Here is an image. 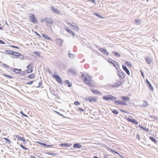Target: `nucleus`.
Returning a JSON list of instances; mask_svg holds the SVG:
<instances>
[{
	"label": "nucleus",
	"instance_id": "nucleus-61",
	"mask_svg": "<svg viewBox=\"0 0 158 158\" xmlns=\"http://www.w3.org/2000/svg\"><path fill=\"white\" fill-rule=\"evenodd\" d=\"M11 47L14 48H19L18 47H17V46H13V45L11 46Z\"/></svg>",
	"mask_w": 158,
	"mask_h": 158
},
{
	"label": "nucleus",
	"instance_id": "nucleus-49",
	"mask_svg": "<svg viewBox=\"0 0 158 158\" xmlns=\"http://www.w3.org/2000/svg\"><path fill=\"white\" fill-rule=\"evenodd\" d=\"M20 113L21 114L23 115L25 117H27V115H26V114H24L23 113L22 111H21L20 112Z\"/></svg>",
	"mask_w": 158,
	"mask_h": 158
},
{
	"label": "nucleus",
	"instance_id": "nucleus-62",
	"mask_svg": "<svg viewBox=\"0 0 158 158\" xmlns=\"http://www.w3.org/2000/svg\"><path fill=\"white\" fill-rule=\"evenodd\" d=\"M136 136H137V137H138V139L139 140H140V136H139V135H138V134H137Z\"/></svg>",
	"mask_w": 158,
	"mask_h": 158
},
{
	"label": "nucleus",
	"instance_id": "nucleus-39",
	"mask_svg": "<svg viewBox=\"0 0 158 158\" xmlns=\"http://www.w3.org/2000/svg\"><path fill=\"white\" fill-rule=\"evenodd\" d=\"M4 140H6V141L9 144H10V143L11 142H10V140L8 139L7 138H4Z\"/></svg>",
	"mask_w": 158,
	"mask_h": 158
},
{
	"label": "nucleus",
	"instance_id": "nucleus-40",
	"mask_svg": "<svg viewBox=\"0 0 158 158\" xmlns=\"http://www.w3.org/2000/svg\"><path fill=\"white\" fill-rule=\"evenodd\" d=\"M16 137L19 139L20 140H22L23 138V137H20L19 136V135L16 136Z\"/></svg>",
	"mask_w": 158,
	"mask_h": 158
},
{
	"label": "nucleus",
	"instance_id": "nucleus-4",
	"mask_svg": "<svg viewBox=\"0 0 158 158\" xmlns=\"http://www.w3.org/2000/svg\"><path fill=\"white\" fill-rule=\"evenodd\" d=\"M70 26L71 28L74 29L75 31H77L78 30V28L77 24L75 23H73L72 24H70Z\"/></svg>",
	"mask_w": 158,
	"mask_h": 158
},
{
	"label": "nucleus",
	"instance_id": "nucleus-18",
	"mask_svg": "<svg viewBox=\"0 0 158 158\" xmlns=\"http://www.w3.org/2000/svg\"><path fill=\"white\" fill-rule=\"evenodd\" d=\"M121 85V81H118L117 82L115 83L114 85H113L114 87H117Z\"/></svg>",
	"mask_w": 158,
	"mask_h": 158
},
{
	"label": "nucleus",
	"instance_id": "nucleus-42",
	"mask_svg": "<svg viewBox=\"0 0 158 158\" xmlns=\"http://www.w3.org/2000/svg\"><path fill=\"white\" fill-rule=\"evenodd\" d=\"M74 104L78 106L80 104V103L78 101H75L74 102Z\"/></svg>",
	"mask_w": 158,
	"mask_h": 158
},
{
	"label": "nucleus",
	"instance_id": "nucleus-27",
	"mask_svg": "<svg viewBox=\"0 0 158 158\" xmlns=\"http://www.w3.org/2000/svg\"><path fill=\"white\" fill-rule=\"evenodd\" d=\"M149 139H151L152 141L155 143L156 144L157 143V142L156 140V139L150 136L149 137Z\"/></svg>",
	"mask_w": 158,
	"mask_h": 158
},
{
	"label": "nucleus",
	"instance_id": "nucleus-29",
	"mask_svg": "<svg viewBox=\"0 0 158 158\" xmlns=\"http://www.w3.org/2000/svg\"><path fill=\"white\" fill-rule=\"evenodd\" d=\"M42 35L43 36V37L45 39L48 40H50V38L49 37H48L47 35L42 34Z\"/></svg>",
	"mask_w": 158,
	"mask_h": 158
},
{
	"label": "nucleus",
	"instance_id": "nucleus-55",
	"mask_svg": "<svg viewBox=\"0 0 158 158\" xmlns=\"http://www.w3.org/2000/svg\"><path fill=\"white\" fill-rule=\"evenodd\" d=\"M122 105L127 106V103H126L125 102H123Z\"/></svg>",
	"mask_w": 158,
	"mask_h": 158
},
{
	"label": "nucleus",
	"instance_id": "nucleus-50",
	"mask_svg": "<svg viewBox=\"0 0 158 158\" xmlns=\"http://www.w3.org/2000/svg\"><path fill=\"white\" fill-rule=\"evenodd\" d=\"M63 146L65 147H67L68 146V144L64 143L62 144Z\"/></svg>",
	"mask_w": 158,
	"mask_h": 158
},
{
	"label": "nucleus",
	"instance_id": "nucleus-51",
	"mask_svg": "<svg viewBox=\"0 0 158 158\" xmlns=\"http://www.w3.org/2000/svg\"><path fill=\"white\" fill-rule=\"evenodd\" d=\"M34 82V81H30V82H27V84H29V85H31V84H32V83Z\"/></svg>",
	"mask_w": 158,
	"mask_h": 158
},
{
	"label": "nucleus",
	"instance_id": "nucleus-58",
	"mask_svg": "<svg viewBox=\"0 0 158 158\" xmlns=\"http://www.w3.org/2000/svg\"><path fill=\"white\" fill-rule=\"evenodd\" d=\"M67 82L66 83H65V84H68V86L69 87V81L68 80H66V81Z\"/></svg>",
	"mask_w": 158,
	"mask_h": 158
},
{
	"label": "nucleus",
	"instance_id": "nucleus-59",
	"mask_svg": "<svg viewBox=\"0 0 158 158\" xmlns=\"http://www.w3.org/2000/svg\"><path fill=\"white\" fill-rule=\"evenodd\" d=\"M65 30L68 32H69V28L68 27V28H66L65 27Z\"/></svg>",
	"mask_w": 158,
	"mask_h": 158
},
{
	"label": "nucleus",
	"instance_id": "nucleus-7",
	"mask_svg": "<svg viewBox=\"0 0 158 158\" xmlns=\"http://www.w3.org/2000/svg\"><path fill=\"white\" fill-rule=\"evenodd\" d=\"M127 119L128 122H131L135 124H137L138 123V122L136 121L134 119L128 118Z\"/></svg>",
	"mask_w": 158,
	"mask_h": 158
},
{
	"label": "nucleus",
	"instance_id": "nucleus-35",
	"mask_svg": "<svg viewBox=\"0 0 158 158\" xmlns=\"http://www.w3.org/2000/svg\"><path fill=\"white\" fill-rule=\"evenodd\" d=\"M112 112L115 114H118V112L116 110H112Z\"/></svg>",
	"mask_w": 158,
	"mask_h": 158
},
{
	"label": "nucleus",
	"instance_id": "nucleus-63",
	"mask_svg": "<svg viewBox=\"0 0 158 158\" xmlns=\"http://www.w3.org/2000/svg\"><path fill=\"white\" fill-rule=\"evenodd\" d=\"M23 148L24 149H25L26 150H27L28 149V148H27L25 147H24Z\"/></svg>",
	"mask_w": 158,
	"mask_h": 158
},
{
	"label": "nucleus",
	"instance_id": "nucleus-41",
	"mask_svg": "<svg viewBox=\"0 0 158 158\" xmlns=\"http://www.w3.org/2000/svg\"><path fill=\"white\" fill-rule=\"evenodd\" d=\"M75 55L74 54L70 53V58L73 59L75 58Z\"/></svg>",
	"mask_w": 158,
	"mask_h": 158
},
{
	"label": "nucleus",
	"instance_id": "nucleus-16",
	"mask_svg": "<svg viewBox=\"0 0 158 158\" xmlns=\"http://www.w3.org/2000/svg\"><path fill=\"white\" fill-rule=\"evenodd\" d=\"M88 100L90 102H95L97 101V100L95 98L93 97H89L88 98Z\"/></svg>",
	"mask_w": 158,
	"mask_h": 158
},
{
	"label": "nucleus",
	"instance_id": "nucleus-52",
	"mask_svg": "<svg viewBox=\"0 0 158 158\" xmlns=\"http://www.w3.org/2000/svg\"><path fill=\"white\" fill-rule=\"evenodd\" d=\"M94 15H95L96 16H97L98 17H101V16H100V15H99V14H98V13H94Z\"/></svg>",
	"mask_w": 158,
	"mask_h": 158
},
{
	"label": "nucleus",
	"instance_id": "nucleus-57",
	"mask_svg": "<svg viewBox=\"0 0 158 158\" xmlns=\"http://www.w3.org/2000/svg\"><path fill=\"white\" fill-rule=\"evenodd\" d=\"M0 43L2 44H4L5 43L2 40H0Z\"/></svg>",
	"mask_w": 158,
	"mask_h": 158
},
{
	"label": "nucleus",
	"instance_id": "nucleus-3",
	"mask_svg": "<svg viewBox=\"0 0 158 158\" xmlns=\"http://www.w3.org/2000/svg\"><path fill=\"white\" fill-rule=\"evenodd\" d=\"M52 76L53 78H55L57 81L60 84L62 83V80L60 76L55 74L52 75Z\"/></svg>",
	"mask_w": 158,
	"mask_h": 158
},
{
	"label": "nucleus",
	"instance_id": "nucleus-56",
	"mask_svg": "<svg viewBox=\"0 0 158 158\" xmlns=\"http://www.w3.org/2000/svg\"><path fill=\"white\" fill-rule=\"evenodd\" d=\"M77 110H80L81 111H84V110L83 109L81 108H77Z\"/></svg>",
	"mask_w": 158,
	"mask_h": 158
},
{
	"label": "nucleus",
	"instance_id": "nucleus-28",
	"mask_svg": "<svg viewBox=\"0 0 158 158\" xmlns=\"http://www.w3.org/2000/svg\"><path fill=\"white\" fill-rule=\"evenodd\" d=\"M148 103L146 101H144L143 102V103L142 104L141 106V107H145L148 106Z\"/></svg>",
	"mask_w": 158,
	"mask_h": 158
},
{
	"label": "nucleus",
	"instance_id": "nucleus-33",
	"mask_svg": "<svg viewBox=\"0 0 158 158\" xmlns=\"http://www.w3.org/2000/svg\"><path fill=\"white\" fill-rule=\"evenodd\" d=\"M18 58L21 60L23 59L24 58L23 55L20 54V53L19 55H18Z\"/></svg>",
	"mask_w": 158,
	"mask_h": 158
},
{
	"label": "nucleus",
	"instance_id": "nucleus-21",
	"mask_svg": "<svg viewBox=\"0 0 158 158\" xmlns=\"http://www.w3.org/2000/svg\"><path fill=\"white\" fill-rule=\"evenodd\" d=\"M121 98L123 100L125 101H127L130 100L129 98L127 96H121Z\"/></svg>",
	"mask_w": 158,
	"mask_h": 158
},
{
	"label": "nucleus",
	"instance_id": "nucleus-44",
	"mask_svg": "<svg viewBox=\"0 0 158 158\" xmlns=\"http://www.w3.org/2000/svg\"><path fill=\"white\" fill-rule=\"evenodd\" d=\"M113 65L114 66V67L117 69H118V68H117V67H119V65H118V63L117 62V64H114Z\"/></svg>",
	"mask_w": 158,
	"mask_h": 158
},
{
	"label": "nucleus",
	"instance_id": "nucleus-54",
	"mask_svg": "<svg viewBox=\"0 0 158 158\" xmlns=\"http://www.w3.org/2000/svg\"><path fill=\"white\" fill-rule=\"evenodd\" d=\"M120 110L121 111H122V112H124V113H128V112L127 111H126L124 110H121V109H120Z\"/></svg>",
	"mask_w": 158,
	"mask_h": 158
},
{
	"label": "nucleus",
	"instance_id": "nucleus-13",
	"mask_svg": "<svg viewBox=\"0 0 158 158\" xmlns=\"http://www.w3.org/2000/svg\"><path fill=\"white\" fill-rule=\"evenodd\" d=\"M45 21L47 23H52L53 22V20L51 18H47L45 19Z\"/></svg>",
	"mask_w": 158,
	"mask_h": 158
},
{
	"label": "nucleus",
	"instance_id": "nucleus-30",
	"mask_svg": "<svg viewBox=\"0 0 158 158\" xmlns=\"http://www.w3.org/2000/svg\"><path fill=\"white\" fill-rule=\"evenodd\" d=\"M125 64L127 65H129V67L130 68L132 67V66L130 62H128V61H126L125 62Z\"/></svg>",
	"mask_w": 158,
	"mask_h": 158
},
{
	"label": "nucleus",
	"instance_id": "nucleus-19",
	"mask_svg": "<svg viewBox=\"0 0 158 158\" xmlns=\"http://www.w3.org/2000/svg\"><path fill=\"white\" fill-rule=\"evenodd\" d=\"M12 70L13 71L15 72V73H16L19 74V73H20V72L21 70V69H17L12 68Z\"/></svg>",
	"mask_w": 158,
	"mask_h": 158
},
{
	"label": "nucleus",
	"instance_id": "nucleus-11",
	"mask_svg": "<svg viewBox=\"0 0 158 158\" xmlns=\"http://www.w3.org/2000/svg\"><path fill=\"white\" fill-rule=\"evenodd\" d=\"M99 50L104 54L107 55H108V53L106 49L103 48H100L99 49Z\"/></svg>",
	"mask_w": 158,
	"mask_h": 158
},
{
	"label": "nucleus",
	"instance_id": "nucleus-9",
	"mask_svg": "<svg viewBox=\"0 0 158 158\" xmlns=\"http://www.w3.org/2000/svg\"><path fill=\"white\" fill-rule=\"evenodd\" d=\"M146 82L148 85V86L149 87V89H150L152 91H153V87L152 86L151 83L149 82L147 79H146Z\"/></svg>",
	"mask_w": 158,
	"mask_h": 158
},
{
	"label": "nucleus",
	"instance_id": "nucleus-12",
	"mask_svg": "<svg viewBox=\"0 0 158 158\" xmlns=\"http://www.w3.org/2000/svg\"><path fill=\"white\" fill-rule=\"evenodd\" d=\"M118 75L122 78H123L124 77L125 75L124 73L122 71H119L118 72Z\"/></svg>",
	"mask_w": 158,
	"mask_h": 158
},
{
	"label": "nucleus",
	"instance_id": "nucleus-2",
	"mask_svg": "<svg viewBox=\"0 0 158 158\" xmlns=\"http://www.w3.org/2000/svg\"><path fill=\"white\" fill-rule=\"evenodd\" d=\"M81 78H82V80L84 79V81L87 85L89 86H90L91 85H92V84L90 83V81L87 78L86 75L82 73L81 75Z\"/></svg>",
	"mask_w": 158,
	"mask_h": 158
},
{
	"label": "nucleus",
	"instance_id": "nucleus-53",
	"mask_svg": "<svg viewBox=\"0 0 158 158\" xmlns=\"http://www.w3.org/2000/svg\"><path fill=\"white\" fill-rule=\"evenodd\" d=\"M34 53L35 55H36L38 56H40V54L38 52H34Z\"/></svg>",
	"mask_w": 158,
	"mask_h": 158
},
{
	"label": "nucleus",
	"instance_id": "nucleus-14",
	"mask_svg": "<svg viewBox=\"0 0 158 158\" xmlns=\"http://www.w3.org/2000/svg\"><path fill=\"white\" fill-rule=\"evenodd\" d=\"M73 147L75 148H80L82 147V146L79 143H77L73 144Z\"/></svg>",
	"mask_w": 158,
	"mask_h": 158
},
{
	"label": "nucleus",
	"instance_id": "nucleus-25",
	"mask_svg": "<svg viewBox=\"0 0 158 158\" xmlns=\"http://www.w3.org/2000/svg\"><path fill=\"white\" fill-rule=\"evenodd\" d=\"M139 127H140V128L141 129H142L143 130H145L147 132H149V130L148 129L146 128L145 127H144L140 125H139Z\"/></svg>",
	"mask_w": 158,
	"mask_h": 158
},
{
	"label": "nucleus",
	"instance_id": "nucleus-26",
	"mask_svg": "<svg viewBox=\"0 0 158 158\" xmlns=\"http://www.w3.org/2000/svg\"><path fill=\"white\" fill-rule=\"evenodd\" d=\"M141 20L140 19H136L135 21V23L137 25L139 24L141 22Z\"/></svg>",
	"mask_w": 158,
	"mask_h": 158
},
{
	"label": "nucleus",
	"instance_id": "nucleus-36",
	"mask_svg": "<svg viewBox=\"0 0 158 158\" xmlns=\"http://www.w3.org/2000/svg\"><path fill=\"white\" fill-rule=\"evenodd\" d=\"M40 144L44 146H47V147H49L50 146H52V145H47L46 144L43 143H41Z\"/></svg>",
	"mask_w": 158,
	"mask_h": 158
},
{
	"label": "nucleus",
	"instance_id": "nucleus-43",
	"mask_svg": "<svg viewBox=\"0 0 158 158\" xmlns=\"http://www.w3.org/2000/svg\"><path fill=\"white\" fill-rule=\"evenodd\" d=\"M70 34H71L73 37L75 35L74 33L71 30H70Z\"/></svg>",
	"mask_w": 158,
	"mask_h": 158
},
{
	"label": "nucleus",
	"instance_id": "nucleus-5",
	"mask_svg": "<svg viewBox=\"0 0 158 158\" xmlns=\"http://www.w3.org/2000/svg\"><path fill=\"white\" fill-rule=\"evenodd\" d=\"M91 90L93 93L95 94H99L100 95H102V93L98 90H94L93 89H91Z\"/></svg>",
	"mask_w": 158,
	"mask_h": 158
},
{
	"label": "nucleus",
	"instance_id": "nucleus-38",
	"mask_svg": "<svg viewBox=\"0 0 158 158\" xmlns=\"http://www.w3.org/2000/svg\"><path fill=\"white\" fill-rule=\"evenodd\" d=\"M2 65L3 66L6 67V68L7 69H10V67L7 64H2Z\"/></svg>",
	"mask_w": 158,
	"mask_h": 158
},
{
	"label": "nucleus",
	"instance_id": "nucleus-32",
	"mask_svg": "<svg viewBox=\"0 0 158 158\" xmlns=\"http://www.w3.org/2000/svg\"><path fill=\"white\" fill-rule=\"evenodd\" d=\"M112 53L116 56H120V54L118 52H112Z\"/></svg>",
	"mask_w": 158,
	"mask_h": 158
},
{
	"label": "nucleus",
	"instance_id": "nucleus-60",
	"mask_svg": "<svg viewBox=\"0 0 158 158\" xmlns=\"http://www.w3.org/2000/svg\"><path fill=\"white\" fill-rule=\"evenodd\" d=\"M141 75L142 76V77H144V73H143V72L141 70Z\"/></svg>",
	"mask_w": 158,
	"mask_h": 158
},
{
	"label": "nucleus",
	"instance_id": "nucleus-45",
	"mask_svg": "<svg viewBox=\"0 0 158 158\" xmlns=\"http://www.w3.org/2000/svg\"><path fill=\"white\" fill-rule=\"evenodd\" d=\"M110 150L111 151L113 152V153H115L116 154H118V155H119V154L117 152L115 151H113L112 149H111L110 148Z\"/></svg>",
	"mask_w": 158,
	"mask_h": 158
},
{
	"label": "nucleus",
	"instance_id": "nucleus-23",
	"mask_svg": "<svg viewBox=\"0 0 158 158\" xmlns=\"http://www.w3.org/2000/svg\"><path fill=\"white\" fill-rule=\"evenodd\" d=\"M108 61L109 63H110L112 64L113 65L114 64H117V62H116V61H115L114 60H113L112 59H109L108 60Z\"/></svg>",
	"mask_w": 158,
	"mask_h": 158
},
{
	"label": "nucleus",
	"instance_id": "nucleus-15",
	"mask_svg": "<svg viewBox=\"0 0 158 158\" xmlns=\"http://www.w3.org/2000/svg\"><path fill=\"white\" fill-rule=\"evenodd\" d=\"M70 73H71L73 76H76L77 74L75 71L73 69H70Z\"/></svg>",
	"mask_w": 158,
	"mask_h": 158
},
{
	"label": "nucleus",
	"instance_id": "nucleus-22",
	"mask_svg": "<svg viewBox=\"0 0 158 158\" xmlns=\"http://www.w3.org/2000/svg\"><path fill=\"white\" fill-rule=\"evenodd\" d=\"M114 102L116 104H118L119 105H122L123 101L122 100H114Z\"/></svg>",
	"mask_w": 158,
	"mask_h": 158
},
{
	"label": "nucleus",
	"instance_id": "nucleus-37",
	"mask_svg": "<svg viewBox=\"0 0 158 158\" xmlns=\"http://www.w3.org/2000/svg\"><path fill=\"white\" fill-rule=\"evenodd\" d=\"M6 52L8 54L12 55V53H13V51L9 50H6Z\"/></svg>",
	"mask_w": 158,
	"mask_h": 158
},
{
	"label": "nucleus",
	"instance_id": "nucleus-1",
	"mask_svg": "<svg viewBox=\"0 0 158 158\" xmlns=\"http://www.w3.org/2000/svg\"><path fill=\"white\" fill-rule=\"evenodd\" d=\"M103 99L104 100L107 101L110 100H115L117 99V98L109 94L106 96H104L103 97Z\"/></svg>",
	"mask_w": 158,
	"mask_h": 158
},
{
	"label": "nucleus",
	"instance_id": "nucleus-31",
	"mask_svg": "<svg viewBox=\"0 0 158 158\" xmlns=\"http://www.w3.org/2000/svg\"><path fill=\"white\" fill-rule=\"evenodd\" d=\"M35 77V75L34 74H32L30 75L28 77V78L29 79H32L34 78Z\"/></svg>",
	"mask_w": 158,
	"mask_h": 158
},
{
	"label": "nucleus",
	"instance_id": "nucleus-8",
	"mask_svg": "<svg viewBox=\"0 0 158 158\" xmlns=\"http://www.w3.org/2000/svg\"><path fill=\"white\" fill-rule=\"evenodd\" d=\"M32 64H29L28 65L27 67V73H31L32 72V66H31Z\"/></svg>",
	"mask_w": 158,
	"mask_h": 158
},
{
	"label": "nucleus",
	"instance_id": "nucleus-24",
	"mask_svg": "<svg viewBox=\"0 0 158 158\" xmlns=\"http://www.w3.org/2000/svg\"><path fill=\"white\" fill-rule=\"evenodd\" d=\"M146 60V62L148 64H150L151 62V59L149 57H145Z\"/></svg>",
	"mask_w": 158,
	"mask_h": 158
},
{
	"label": "nucleus",
	"instance_id": "nucleus-64",
	"mask_svg": "<svg viewBox=\"0 0 158 158\" xmlns=\"http://www.w3.org/2000/svg\"><path fill=\"white\" fill-rule=\"evenodd\" d=\"M91 1L93 3H95V0H91Z\"/></svg>",
	"mask_w": 158,
	"mask_h": 158
},
{
	"label": "nucleus",
	"instance_id": "nucleus-6",
	"mask_svg": "<svg viewBox=\"0 0 158 158\" xmlns=\"http://www.w3.org/2000/svg\"><path fill=\"white\" fill-rule=\"evenodd\" d=\"M30 21L34 23H36L37 22V21L35 19V15H34L31 14L30 15Z\"/></svg>",
	"mask_w": 158,
	"mask_h": 158
},
{
	"label": "nucleus",
	"instance_id": "nucleus-20",
	"mask_svg": "<svg viewBox=\"0 0 158 158\" xmlns=\"http://www.w3.org/2000/svg\"><path fill=\"white\" fill-rule=\"evenodd\" d=\"M56 42L59 45L61 46L62 44L63 41L61 39H58L57 40Z\"/></svg>",
	"mask_w": 158,
	"mask_h": 158
},
{
	"label": "nucleus",
	"instance_id": "nucleus-48",
	"mask_svg": "<svg viewBox=\"0 0 158 158\" xmlns=\"http://www.w3.org/2000/svg\"><path fill=\"white\" fill-rule=\"evenodd\" d=\"M42 85V83L41 82H39L38 86H37V88H39Z\"/></svg>",
	"mask_w": 158,
	"mask_h": 158
},
{
	"label": "nucleus",
	"instance_id": "nucleus-17",
	"mask_svg": "<svg viewBox=\"0 0 158 158\" xmlns=\"http://www.w3.org/2000/svg\"><path fill=\"white\" fill-rule=\"evenodd\" d=\"M51 10L54 13H56L57 14H59L60 11L57 9H55L53 7H51Z\"/></svg>",
	"mask_w": 158,
	"mask_h": 158
},
{
	"label": "nucleus",
	"instance_id": "nucleus-34",
	"mask_svg": "<svg viewBox=\"0 0 158 158\" xmlns=\"http://www.w3.org/2000/svg\"><path fill=\"white\" fill-rule=\"evenodd\" d=\"M12 55L14 56H18V55H19V53L13 51Z\"/></svg>",
	"mask_w": 158,
	"mask_h": 158
},
{
	"label": "nucleus",
	"instance_id": "nucleus-46",
	"mask_svg": "<svg viewBox=\"0 0 158 158\" xmlns=\"http://www.w3.org/2000/svg\"><path fill=\"white\" fill-rule=\"evenodd\" d=\"M4 75L5 76H6V77H8V78H10V79H12L13 78V77H12L11 76H10V75H6V74H4Z\"/></svg>",
	"mask_w": 158,
	"mask_h": 158
},
{
	"label": "nucleus",
	"instance_id": "nucleus-10",
	"mask_svg": "<svg viewBox=\"0 0 158 158\" xmlns=\"http://www.w3.org/2000/svg\"><path fill=\"white\" fill-rule=\"evenodd\" d=\"M122 67L123 70L126 72L128 75H130V71L127 68V67L125 65H123Z\"/></svg>",
	"mask_w": 158,
	"mask_h": 158
},
{
	"label": "nucleus",
	"instance_id": "nucleus-47",
	"mask_svg": "<svg viewBox=\"0 0 158 158\" xmlns=\"http://www.w3.org/2000/svg\"><path fill=\"white\" fill-rule=\"evenodd\" d=\"M45 153L46 154H49V155H52V156H54V155H55V154H53V153H51L50 152H45Z\"/></svg>",
	"mask_w": 158,
	"mask_h": 158
}]
</instances>
